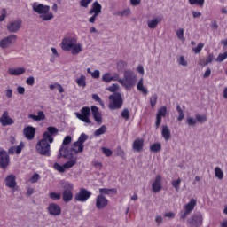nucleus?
<instances>
[{
	"label": "nucleus",
	"mask_w": 227,
	"mask_h": 227,
	"mask_svg": "<svg viewBox=\"0 0 227 227\" xmlns=\"http://www.w3.org/2000/svg\"><path fill=\"white\" fill-rule=\"evenodd\" d=\"M58 128L51 126L43 134V138L35 145V150L39 155L51 157V144L54 143V136H58ZM50 143V144H49Z\"/></svg>",
	"instance_id": "nucleus-1"
},
{
	"label": "nucleus",
	"mask_w": 227,
	"mask_h": 227,
	"mask_svg": "<svg viewBox=\"0 0 227 227\" xmlns=\"http://www.w3.org/2000/svg\"><path fill=\"white\" fill-rule=\"evenodd\" d=\"M82 152H84V145L80 144L77 141L74 142L69 149V153H71V158L69 159L71 160L66 162L64 165H60L59 163L53 164L54 169L59 171V173H65L67 169L74 168V166L77 164V157H74V154L77 155V153H82Z\"/></svg>",
	"instance_id": "nucleus-2"
},
{
	"label": "nucleus",
	"mask_w": 227,
	"mask_h": 227,
	"mask_svg": "<svg viewBox=\"0 0 227 227\" xmlns=\"http://www.w3.org/2000/svg\"><path fill=\"white\" fill-rule=\"evenodd\" d=\"M62 51H71L73 56H77L82 52V43L77 42V38L65 36L60 43Z\"/></svg>",
	"instance_id": "nucleus-3"
},
{
	"label": "nucleus",
	"mask_w": 227,
	"mask_h": 227,
	"mask_svg": "<svg viewBox=\"0 0 227 227\" xmlns=\"http://www.w3.org/2000/svg\"><path fill=\"white\" fill-rule=\"evenodd\" d=\"M32 10L39 15V19L42 20L43 22H49V20L54 19V14L51 12V6L49 5L35 2L32 4Z\"/></svg>",
	"instance_id": "nucleus-4"
},
{
	"label": "nucleus",
	"mask_w": 227,
	"mask_h": 227,
	"mask_svg": "<svg viewBox=\"0 0 227 227\" xmlns=\"http://www.w3.org/2000/svg\"><path fill=\"white\" fill-rule=\"evenodd\" d=\"M119 83L126 90H132L137 84V76L134 71L130 69L125 70L123 79H120Z\"/></svg>",
	"instance_id": "nucleus-5"
},
{
	"label": "nucleus",
	"mask_w": 227,
	"mask_h": 227,
	"mask_svg": "<svg viewBox=\"0 0 227 227\" xmlns=\"http://www.w3.org/2000/svg\"><path fill=\"white\" fill-rule=\"evenodd\" d=\"M62 200L64 203H70L74 200V183L61 180Z\"/></svg>",
	"instance_id": "nucleus-6"
},
{
	"label": "nucleus",
	"mask_w": 227,
	"mask_h": 227,
	"mask_svg": "<svg viewBox=\"0 0 227 227\" xmlns=\"http://www.w3.org/2000/svg\"><path fill=\"white\" fill-rule=\"evenodd\" d=\"M72 143V137L67 136L63 139L62 145L59 150L58 159H61V157H64V159H72V153H70V150L68 149L67 145H70Z\"/></svg>",
	"instance_id": "nucleus-7"
},
{
	"label": "nucleus",
	"mask_w": 227,
	"mask_h": 227,
	"mask_svg": "<svg viewBox=\"0 0 227 227\" xmlns=\"http://www.w3.org/2000/svg\"><path fill=\"white\" fill-rule=\"evenodd\" d=\"M76 118L80 120L81 121H83V123H86L87 125H90L91 120L90 119V116H91V109H90L89 106H83L80 113H75Z\"/></svg>",
	"instance_id": "nucleus-8"
},
{
	"label": "nucleus",
	"mask_w": 227,
	"mask_h": 227,
	"mask_svg": "<svg viewBox=\"0 0 227 227\" xmlns=\"http://www.w3.org/2000/svg\"><path fill=\"white\" fill-rule=\"evenodd\" d=\"M92 192L86 190V188H80V190L74 194V200L79 203H86L92 196Z\"/></svg>",
	"instance_id": "nucleus-9"
},
{
	"label": "nucleus",
	"mask_w": 227,
	"mask_h": 227,
	"mask_svg": "<svg viewBox=\"0 0 227 227\" xmlns=\"http://www.w3.org/2000/svg\"><path fill=\"white\" fill-rule=\"evenodd\" d=\"M17 35H10L8 36L4 37L0 40V49L4 51L5 49H10L12 45H15L17 43Z\"/></svg>",
	"instance_id": "nucleus-10"
},
{
	"label": "nucleus",
	"mask_w": 227,
	"mask_h": 227,
	"mask_svg": "<svg viewBox=\"0 0 227 227\" xmlns=\"http://www.w3.org/2000/svg\"><path fill=\"white\" fill-rule=\"evenodd\" d=\"M110 109H120L123 106V98H121V94L114 93L109 97Z\"/></svg>",
	"instance_id": "nucleus-11"
},
{
	"label": "nucleus",
	"mask_w": 227,
	"mask_h": 227,
	"mask_svg": "<svg viewBox=\"0 0 227 227\" xmlns=\"http://www.w3.org/2000/svg\"><path fill=\"white\" fill-rule=\"evenodd\" d=\"M187 223L191 227H200L201 224H203V215L201 213H197L189 218Z\"/></svg>",
	"instance_id": "nucleus-12"
},
{
	"label": "nucleus",
	"mask_w": 227,
	"mask_h": 227,
	"mask_svg": "<svg viewBox=\"0 0 227 227\" xmlns=\"http://www.w3.org/2000/svg\"><path fill=\"white\" fill-rule=\"evenodd\" d=\"M22 27V20H16L9 22L7 24V31L9 33H18Z\"/></svg>",
	"instance_id": "nucleus-13"
},
{
	"label": "nucleus",
	"mask_w": 227,
	"mask_h": 227,
	"mask_svg": "<svg viewBox=\"0 0 227 227\" xmlns=\"http://www.w3.org/2000/svg\"><path fill=\"white\" fill-rule=\"evenodd\" d=\"M109 205V200L104 195H98L96 197V208L98 210H104Z\"/></svg>",
	"instance_id": "nucleus-14"
},
{
	"label": "nucleus",
	"mask_w": 227,
	"mask_h": 227,
	"mask_svg": "<svg viewBox=\"0 0 227 227\" xmlns=\"http://www.w3.org/2000/svg\"><path fill=\"white\" fill-rule=\"evenodd\" d=\"M166 114H168V107L161 106L156 114V121H155V128L159 129L160 127V123H162V118H166Z\"/></svg>",
	"instance_id": "nucleus-15"
},
{
	"label": "nucleus",
	"mask_w": 227,
	"mask_h": 227,
	"mask_svg": "<svg viewBox=\"0 0 227 227\" xmlns=\"http://www.w3.org/2000/svg\"><path fill=\"white\" fill-rule=\"evenodd\" d=\"M0 123L2 127H8L13 125L15 121L10 117V113L8 111H4L0 117Z\"/></svg>",
	"instance_id": "nucleus-16"
},
{
	"label": "nucleus",
	"mask_w": 227,
	"mask_h": 227,
	"mask_svg": "<svg viewBox=\"0 0 227 227\" xmlns=\"http://www.w3.org/2000/svg\"><path fill=\"white\" fill-rule=\"evenodd\" d=\"M47 212L49 215L58 217V215H61V207L56 203H50L47 207Z\"/></svg>",
	"instance_id": "nucleus-17"
},
{
	"label": "nucleus",
	"mask_w": 227,
	"mask_h": 227,
	"mask_svg": "<svg viewBox=\"0 0 227 227\" xmlns=\"http://www.w3.org/2000/svg\"><path fill=\"white\" fill-rule=\"evenodd\" d=\"M10 164V156L4 150L0 151V167L2 169H6Z\"/></svg>",
	"instance_id": "nucleus-18"
},
{
	"label": "nucleus",
	"mask_w": 227,
	"mask_h": 227,
	"mask_svg": "<svg viewBox=\"0 0 227 227\" xmlns=\"http://www.w3.org/2000/svg\"><path fill=\"white\" fill-rule=\"evenodd\" d=\"M23 134L28 141H33L35 139V134H36V129L33 126H27L24 128Z\"/></svg>",
	"instance_id": "nucleus-19"
},
{
	"label": "nucleus",
	"mask_w": 227,
	"mask_h": 227,
	"mask_svg": "<svg viewBox=\"0 0 227 227\" xmlns=\"http://www.w3.org/2000/svg\"><path fill=\"white\" fill-rule=\"evenodd\" d=\"M8 74L9 75H13L14 77L24 75V74H26V67H10L8 69Z\"/></svg>",
	"instance_id": "nucleus-20"
},
{
	"label": "nucleus",
	"mask_w": 227,
	"mask_h": 227,
	"mask_svg": "<svg viewBox=\"0 0 227 227\" xmlns=\"http://www.w3.org/2000/svg\"><path fill=\"white\" fill-rule=\"evenodd\" d=\"M152 189L153 192H160L162 191V177L157 176L155 181L153 184Z\"/></svg>",
	"instance_id": "nucleus-21"
},
{
	"label": "nucleus",
	"mask_w": 227,
	"mask_h": 227,
	"mask_svg": "<svg viewBox=\"0 0 227 227\" xmlns=\"http://www.w3.org/2000/svg\"><path fill=\"white\" fill-rule=\"evenodd\" d=\"M90 111L92 113V116L95 121H97L98 125H100L102 123V114L98 112V107H97L96 106H92L90 107Z\"/></svg>",
	"instance_id": "nucleus-22"
},
{
	"label": "nucleus",
	"mask_w": 227,
	"mask_h": 227,
	"mask_svg": "<svg viewBox=\"0 0 227 227\" xmlns=\"http://www.w3.org/2000/svg\"><path fill=\"white\" fill-rule=\"evenodd\" d=\"M5 185L9 187V189H13L17 185V181L15 179V175L11 174L5 178Z\"/></svg>",
	"instance_id": "nucleus-23"
},
{
	"label": "nucleus",
	"mask_w": 227,
	"mask_h": 227,
	"mask_svg": "<svg viewBox=\"0 0 227 227\" xmlns=\"http://www.w3.org/2000/svg\"><path fill=\"white\" fill-rule=\"evenodd\" d=\"M88 13L89 15H93V13H102V4H100L98 1L93 2Z\"/></svg>",
	"instance_id": "nucleus-24"
},
{
	"label": "nucleus",
	"mask_w": 227,
	"mask_h": 227,
	"mask_svg": "<svg viewBox=\"0 0 227 227\" xmlns=\"http://www.w3.org/2000/svg\"><path fill=\"white\" fill-rule=\"evenodd\" d=\"M161 136L165 141H169L171 139V130L168 125H162Z\"/></svg>",
	"instance_id": "nucleus-25"
},
{
	"label": "nucleus",
	"mask_w": 227,
	"mask_h": 227,
	"mask_svg": "<svg viewBox=\"0 0 227 227\" xmlns=\"http://www.w3.org/2000/svg\"><path fill=\"white\" fill-rule=\"evenodd\" d=\"M28 118H30V120H34V121H42L45 120V114L43 113V111H39L37 113V115L30 114L28 115Z\"/></svg>",
	"instance_id": "nucleus-26"
},
{
	"label": "nucleus",
	"mask_w": 227,
	"mask_h": 227,
	"mask_svg": "<svg viewBox=\"0 0 227 227\" xmlns=\"http://www.w3.org/2000/svg\"><path fill=\"white\" fill-rule=\"evenodd\" d=\"M23 148L24 143L20 142V144L18 146H12L11 148H9L8 153H10V155H13V153H17L19 155V153L22 152Z\"/></svg>",
	"instance_id": "nucleus-27"
},
{
	"label": "nucleus",
	"mask_w": 227,
	"mask_h": 227,
	"mask_svg": "<svg viewBox=\"0 0 227 227\" xmlns=\"http://www.w3.org/2000/svg\"><path fill=\"white\" fill-rule=\"evenodd\" d=\"M99 193V196H109V194H116V189L100 188Z\"/></svg>",
	"instance_id": "nucleus-28"
},
{
	"label": "nucleus",
	"mask_w": 227,
	"mask_h": 227,
	"mask_svg": "<svg viewBox=\"0 0 227 227\" xmlns=\"http://www.w3.org/2000/svg\"><path fill=\"white\" fill-rule=\"evenodd\" d=\"M196 199H191V200L184 206V210L189 212H192L194 210V207H196Z\"/></svg>",
	"instance_id": "nucleus-29"
},
{
	"label": "nucleus",
	"mask_w": 227,
	"mask_h": 227,
	"mask_svg": "<svg viewBox=\"0 0 227 227\" xmlns=\"http://www.w3.org/2000/svg\"><path fill=\"white\" fill-rule=\"evenodd\" d=\"M160 20H162V19H153V20H149L147 21V26L149 29H155L157 27V26H159V22H160Z\"/></svg>",
	"instance_id": "nucleus-30"
},
{
	"label": "nucleus",
	"mask_w": 227,
	"mask_h": 227,
	"mask_svg": "<svg viewBox=\"0 0 227 227\" xmlns=\"http://www.w3.org/2000/svg\"><path fill=\"white\" fill-rule=\"evenodd\" d=\"M76 84L79 86V88H86V75L81 74L76 80Z\"/></svg>",
	"instance_id": "nucleus-31"
},
{
	"label": "nucleus",
	"mask_w": 227,
	"mask_h": 227,
	"mask_svg": "<svg viewBox=\"0 0 227 227\" xmlns=\"http://www.w3.org/2000/svg\"><path fill=\"white\" fill-rule=\"evenodd\" d=\"M142 148H143V140L141 139L135 140V142L133 143V149L136 152H141Z\"/></svg>",
	"instance_id": "nucleus-32"
},
{
	"label": "nucleus",
	"mask_w": 227,
	"mask_h": 227,
	"mask_svg": "<svg viewBox=\"0 0 227 227\" xmlns=\"http://www.w3.org/2000/svg\"><path fill=\"white\" fill-rule=\"evenodd\" d=\"M215 176H216V178H218L219 180H223V178H224V172H223V170L221 169V168L216 167L215 168Z\"/></svg>",
	"instance_id": "nucleus-33"
},
{
	"label": "nucleus",
	"mask_w": 227,
	"mask_h": 227,
	"mask_svg": "<svg viewBox=\"0 0 227 227\" xmlns=\"http://www.w3.org/2000/svg\"><path fill=\"white\" fill-rule=\"evenodd\" d=\"M176 111L179 114L177 117V120H178V121H182V120H184V118H185V113H184V110L182 109L180 105L176 106Z\"/></svg>",
	"instance_id": "nucleus-34"
},
{
	"label": "nucleus",
	"mask_w": 227,
	"mask_h": 227,
	"mask_svg": "<svg viewBox=\"0 0 227 227\" xmlns=\"http://www.w3.org/2000/svg\"><path fill=\"white\" fill-rule=\"evenodd\" d=\"M106 132L107 127H106V125H103L94 132V136H102V134H106Z\"/></svg>",
	"instance_id": "nucleus-35"
},
{
	"label": "nucleus",
	"mask_w": 227,
	"mask_h": 227,
	"mask_svg": "<svg viewBox=\"0 0 227 227\" xmlns=\"http://www.w3.org/2000/svg\"><path fill=\"white\" fill-rule=\"evenodd\" d=\"M188 3L192 5L196 4L200 8H203V6L205 5V0H188Z\"/></svg>",
	"instance_id": "nucleus-36"
},
{
	"label": "nucleus",
	"mask_w": 227,
	"mask_h": 227,
	"mask_svg": "<svg viewBox=\"0 0 227 227\" xmlns=\"http://www.w3.org/2000/svg\"><path fill=\"white\" fill-rule=\"evenodd\" d=\"M49 198H51V200H52L53 201H56L58 200H61V193L51 192L49 193Z\"/></svg>",
	"instance_id": "nucleus-37"
},
{
	"label": "nucleus",
	"mask_w": 227,
	"mask_h": 227,
	"mask_svg": "<svg viewBox=\"0 0 227 227\" xmlns=\"http://www.w3.org/2000/svg\"><path fill=\"white\" fill-rule=\"evenodd\" d=\"M160 150H162L160 143H155L151 145V152L157 153V152H160Z\"/></svg>",
	"instance_id": "nucleus-38"
},
{
	"label": "nucleus",
	"mask_w": 227,
	"mask_h": 227,
	"mask_svg": "<svg viewBox=\"0 0 227 227\" xmlns=\"http://www.w3.org/2000/svg\"><path fill=\"white\" fill-rule=\"evenodd\" d=\"M132 13V11L130 8H126L123 11H120L117 12V15H120V17H129Z\"/></svg>",
	"instance_id": "nucleus-39"
},
{
	"label": "nucleus",
	"mask_w": 227,
	"mask_h": 227,
	"mask_svg": "<svg viewBox=\"0 0 227 227\" xmlns=\"http://www.w3.org/2000/svg\"><path fill=\"white\" fill-rule=\"evenodd\" d=\"M186 123L187 125H189V127H195L198 123V121L197 119H194V117H187Z\"/></svg>",
	"instance_id": "nucleus-40"
},
{
	"label": "nucleus",
	"mask_w": 227,
	"mask_h": 227,
	"mask_svg": "<svg viewBox=\"0 0 227 227\" xmlns=\"http://www.w3.org/2000/svg\"><path fill=\"white\" fill-rule=\"evenodd\" d=\"M86 141H88V135H86L85 133H82L76 142L80 143V145H84Z\"/></svg>",
	"instance_id": "nucleus-41"
},
{
	"label": "nucleus",
	"mask_w": 227,
	"mask_h": 227,
	"mask_svg": "<svg viewBox=\"0 0 227 227\" xmlns=\"http://www.w3.org/2000/svg\"><path fill=\"white\" fill-rule=\"evenodd\" d=\"M227 59V51L224 53H220L216 59H215V61H217L218 63H223L224 59Z\"/></svg>",
	"instance_id": "nucleus-42"
},
{
	"label": "nucleus",
	"mask_w": 227,
	"mask_h": 227,
	"mask_svg": "<svg viewBox=\"0 0 227 227\" xmlns=\"http://www.w3.org/2000/svg\"><path fill=\"white\" fill-rule=\"evenodd\" d=\"M79 3L82 8H88L93 3V0H80Z\"/></svg>",
	"instance_id": "nucleus-43"
},
{
	"label": "nucleus",
	"mask_w": 227,
	"mask_h": 227,
	"mask_svg": "<svg viewBox=\"0 0 227 227\" xmlns=\"http://www.w3.org/2000/svg\"><path fill=\"white\" fill-rule=\"evenodd\" d=\"M195 118L199 123H205L207 121V115L196 114Z\"/></svg>",
	"instance_id": "nucleus-44"
},
{
	"label": "nucleus",
	"mask_w": 227,
	"mask_h": 227,
	"mask_svg": "<svg viewBox=\"0 0 227 227\" xmlns=\"http://www.w3.org/2000/svg\"><path fill=\"white\" fill-rule=\"evenodd\" d=\"M214 61V54L210 53L207 58L203 62L204 67H207V65H210Z\"/></svg>",
	"instance_id": "nucleus-45"
},
{
	"label": "nucleus",
	"mask_w": 227,
	"mask_h": 227,
	"mask_svg": "<svg viewBox=\"0 0 227 227\" xmlns=\"http://www.w3.org/2000/svg\"><path fill=\"white\" fill-rule=\"evenodd\" d=\"M180 184H182V179L180 178L172 181V186L176 189V191H180Z\"/></svg>",
	"instance_id": "nucleus-46"
},
{
	"label": "nucleus",
	"mask_w": 227,
	"mask_h": 227,
	"mask_svg": "<svg viewBox=\"0 0 227 227\" xmlns=\"http://www.w3.org/2000/svg\"><path fill=\"white\" fill-rule=\"evenodd\" d=\"M203 47H205V44L200 43L197 45V47L193 48L192 51L195 52V54H200V52H201L203 50Z\"/></svg>",
	"instance_id": "nucleus-47"
},
{
	"label": "nucleus",
	"mask_w": 227,
	"mask_h": 227,
	"mask_svg": "<svg viewBox=\"0 0 227 227\" xmlns=\"http://www.w3.org/2000/svg\"><path fill=\"white\" fill-rule=\"evenodd\" d=\"M101 150L106 157H111V155H113V151L109 148L102 147Z\"/></svg>",
	"instance_id": "nucleus-48"
},
{
	"label": "nucleus",
	"mask_w": 227,
	"mask_h": 227,
	"mask_svg": "<svg viewBox=\"0 0 227 227\" xmlns=\"http://www.w3.org/2000/svg\"><path fill=\"white\" fill-rule=\"evenodd\" d=\"M98 15H100V13H98V12H92V16L89 19L90 24H95Z\"/></svg>",
	"instance_id": "nucleus-49"
},
{
	"label": "nucleus",
	"mask_w": 227,
	"mask_h": 227,
	"mask_svg": "<svg viewBox=\"0 0 227 227\" xmlns=\"http://www.w3.org/2000/svg\"><path fill=\"white\" fill-rule=\"evenodd\" d=\"M106 90L111 93H114V91H118V90H120V85L114 83L112 86L108 87Z\"/></svg>",
	"instance_id": "nucleus-50"
},
{
	"label": "nucleus",
	"mask_w": 227,
	"mask_h": 227,
	"mask_svg": "<svg viewBox=\"0 0 227 227\" xmlns=\"http://www.w3.org/2000/svg\"><path fill=\"white\" fill-rule=\"evenodd\" d=\"M38 180H40V175H38L37 173H35L33 176L30 177L29 182L31 184H36Z\"/></svg>",
	"instance_id": "nucleus-51"
},
{
	"label": "nucleus",
	"mask_w": 227,
	"mask_h": 227,
	"mask_svg": "<svg viewBox=\"0 0 227 227\" xmlns=\"http://www.w3.org/2000/svg\"><path fill=\"white\" fill-rule=\"evenodd\" d=\"M102 81L104 82H112V76L109 73H106L103 76H102Z\"/></svg>",
	"instance_id": "nucleus-52"
},
{
	"label": "nucleus",
	"mask_w": 227,
	"mask_h": 227,
	"mask_svg": "<svg viewBox=\"0 0 227 227\" xmlns=\"http://www.w3.org/2000/svg\"><path fill=\"white\" fill-rule=\"evenodd\" d=\"M191 213L189 211L184 210V212H181L179 214L181 221L184 223L185 219H187V215H190Z\"/></svg>",
	"instance_id": "nucleus-53"
},
{
	"label": "nucleus",
	"mask_w": 227,
	"mask_h": 227,
	"mask_svg": "<svg viewBox=\"0 0 227 227\" xmlns=\"http://www.w3.org/2000/svg\"><path fill=\"white\" fill-rule=\"evenodd\" d=\"M92 98L95 102H98L100 106H104V101H102L98 94H92Z\"/></svg>",
	"instance_id": "nucleus-54"
},
{
	"label": "nucleus",
	"mask_w": 227,
	"mask_h": 227,
	"mask_svg": "<svg viewBox=\"0 0 227 227\" xmlns=\"http://www.w3.org/2000/svg\"><path fill=\"white\" fill-rule=\"evenodd\" d=\"M26 84H27V86H35V77L29 76L28 78H27Z\"/></svg>",
	"instance_id": "nucleus-55"
},
{
	"label": "nucleus",
	"mask_w": 227,
	"mask_h": 227,
	"mask_svg": "<svg viewBox=\"0 0 227 227\" xmlns=\"http://www.w3.org/2000/svg\"><path fill=\"white\" fill-rule=\"evenodd\" d=\"M151 106L153 107L157 104V94H154L150 98Z\"/></svg>",
	"instance_id": "nucleus-56"
},
{
	"label": "nucleus",
	"mask_w": 227,
	"mask_h": 227,
	"mask_svg": "<svg viewBox=\"0 0 227 227\" xmlns=\"http://www.w3.org/2000/svg\"><path fill=\"white\" fill-rule=\"evenodd\" d=\"M121 116L122 118H124V120H129V118L130 117V113L129 112V109H124L121 112Z\"/></svg>",
	"instance_id": "nucleus-57"
},
{
	"label": "nucleus",
	"mask_w": 227,
	"mask_h": 227,
	"mask_svg": "<svg viewBox=\"0 0 227 227\" xmlns=\"http://www.w3.org/2000/svg\"><path fill=\"white\" fill-rule=\"evenodd\" d=\"M179 65H182V67H187V60H185V57L181 56L178 59Z\"/></svg>",
	"instance_id": "nucleus-58"
},
{
	"label": "nucleus",
	"mask_w": 227,
	"mask_h": 227,
	"mask_svg": "<svg viewBox=\"0 0 227 227\" xmlns=\"http://www.w3.org/2000/svg\"><path fill=\"white\" fill-rule=\"evenodd\" d=\"M92 79H100V71L95 70L91 73Z\"/></svg>",
	"instance_id": "nucleus-59"
},
{
	"label": "nucleus",
	"mask_w": 227,
	"mask_h": 227,
	"mask_svg": "<svg viewBox=\"0 0 227 227\" xmlns=\"http://www.w3.org/2000/svg\"><path fill=\"white\" fill-rule=\"evenodd\" d=\"M176 36L179 38V40H182L184 38V28H179L176 31Z\"/></svg>",
	"instance_id": "nucleus-60"
},
{
	"label": "nucleus",
	"mask_w": 227,
	"mask_h": 227,
	"mask_svg": "<svg viewBox=\"0 0 227 227\" xmlns=\"http://www.w3.org/2000/svg\"><path fill=\"white\" fill-rule=\"evenodd\" d=\"M7 13L8 12H6V9L2 10V13L0 15V22H3L6 19Z\"/></svg>",
	"instance_id": "nucleus-61"
},
{
	"label": "nucleus",
	"mask_w": 227,
	"mask_h": 227,
	"mask_svg": "<svg viewBox=\"0 0 227 227\" xmlns=\"http://www.w3.org/2000/svg\"><path fill=\"white\" fill-rule=\"evenodd\" d=\"M5 97L7 98H12V97H13V90L12 89H7L5 90Z\"/></svg>",
	"instance_id": "nucleus-62"
},
{
	"label": "nucleus",
	"mask_w": 227,
	"mask_h": 227,
	"mask_svg": "<svg viewBox=\"0 0 227 227\" xmlns=\"http://www.w3.org/2000/svg\"><path fill=\"white\" fill-rule=\"evenodd\" d=\"M117 155L119 157H121L122 159H124L125 158V151H123V149H121V148H118L117 149Z\"/></svg>",
	"instance_id": "nucleus-63"
},
{
	"label": "nucleus",
	"mask_w": 227,
	"mask_h": 227,
	"mask_svg": "<svg viewBox=\"0 0 227 227\" xmlns=\"http://www.w3.org/2000/svg\"><path fill=\"white\" fill-rule=\"evenodd\" d=\"M142 0H129L131 6H139Z\"/></svg>",
	"instance_id": "nucleus-64"
}]
</instances>
